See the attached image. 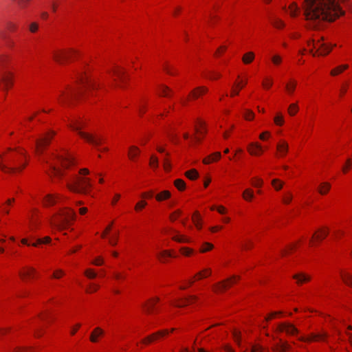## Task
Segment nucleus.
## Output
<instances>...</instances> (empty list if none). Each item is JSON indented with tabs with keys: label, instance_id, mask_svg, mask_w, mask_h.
I'll return each instance as SVG.
<instances>
[{
	"label": "nucleus",
	"instance_id": "nucleus-1",
	"mask_svg": "<svg viewBox=\"0 0 352 352\" xmlns=\"http://www.w3.org/2000/svg\"><path fill=\"white\" fill-rule=\"evenodd\" d=\"M42 160L47 164V173L50 176L63 177L67 176V187L73 192L88 194L92 187L90 179L87 177V168L80 169L71 174L65 173L75 165L73 155L65 148L48 153Z\"/></svg>",
	"mask_w": 352,
	"mask_h": 352
},
{
	"label": "nucleus",
	"instance_id": "nucleus-45",
	"mask_svg": "<svg viewBox=\"0 0 352 352\" xmlns=\"http://www.w3.org/2000/svg\"><path fill=\"white\" fill-rule=\"evenodd\" d=\"M341 277L345 284L352 287V276L351 274L347 272H342Z\"/></svg>",
	"mask_w": 352,
	"mask_h": 352
},
{
	"label": "nucleus",
	"instance_id": "nucleus-12",
	"mask_svg": "<svg viewBox=\"0 0 352 352\" xmlns=\"http://www.w3.org/2000/svg\"><path fill=\"white\" fill-rule=\"evenodd\" d=\"M109 75L113 78V81L118 85L119 83L124 82L128 78L124 69L116 65L112 66L109 71Z\"/></svg>",
	"mask_w": 352,
	"mask_h": 352
},
{
	"label": "nucleus",
	"instance_id": "nucleus-28",
	"mask_svg": "<svg viewBox=\"0 0 352 352\" xmlns=\"http://www.w3.org/2000/svg\"><path fill=\"white\" fill-rule=\"evenodd\" d=\"M207 88L205 87H199L195 89L188 96L190 99H196L199 98L200 96L204 94L207 92Z\"/></svg>",
	"mask_w": 352,
	"mask_h": 352
},
{
	"label": "nucleus",
	"instance_id": "nucleus-6",
	"mask_svg": "<svg viewBox=\"0 0 352 352\" xmlns=\"http://www.w3.org/2000/svg\"><path fill=\"white\" fill-rule=\"evenodd\" d=\"M85 121L80 117H73L69 121V128L78 133L85 141L96 146L98 151H106L107 147L102 146L104 138L98 135H93L82 131L84 128Z\"/></svg>",
	"mask_w": 352,
	"mask_h": 352
},
{
	"label": "nucleus",
	"instance_id": "nucleus-53",
	"mask_svg": "<svg viewBox=\"0 0 352 352\" xmlns=\"http://www.w3.org/2000/svg\"><path fill=\"white\" fill-rule=\"evenodd\" d=\"M251 184L255 188H261L263 186V181L261 178L255 177L251 179Z\"/></svg>",
	"mask_w": 352,
	"mask_h": 352
},
{
	"label": "nucleus",
	"instance_id": "nucleus-61",
	"mask_svg": "<svg viewBox=\"0 0 352 352\" xmlns=\"http://www.w3.org/2000/svg\"><path fill=\"white\" fill-rule=\"evenodd\" d=\"M150 166L153 169H155L158 167V159L155 155H152L151 157Z\"/></svg>",
	"mask_w": 352,
	"mask_h": 352
},
{
	"label": "nucleus",
	"instance_id": "nucleus-20",
	"mask_svg": "<svg viewBox=\"0 0 352 352\" xmlns=\"http://www.w3.org/2000/svg\"><path fill=\"white\" fill-rule=\"evenodd\" d=\"M328 234H329V230L327 228H320L314 234L310 243L312 245H314L316 243L324 239L327 236Z\"/></svg>",
	"mask_w": 352,
	"mask_h": 352
},
{
	"label": "nucleus",
	"instance_id": "nucleus-43",
	"mask_svg": "<svg viewBox=\"0 0 352 352\" xmlns=\"http://www.w3.org/2000/svg\"><path fill=\"white\" fill-rule=\"evenodd\" d=\"M245 352H269V351L259 344H254L251 345L250 349Z\"/></svg>",
	"mask_w": 352,
	"mask_h": 352
},
{
	"label": "nucleus",
	"instance_id": "nucleus-2",
	"mask_svg": "<svg viewBox=\"0 0 352 352\" xmlns=\"http://www.w3.org/2000/svg\"><path fill=\"white\" fill-rule=\"evenodd\" d=\"M302 6L304 15L313 22L310 25L313 28L323 21H333L344 13L338 0H304Z\"/></svg>",
	"mask_w": 352,
	"mask_h": 352
},
{
	"label": "nucleus",
	"instance_id": "nucleus-40",
	"mask_svg": "<svg viewBox=\"0 0 352 352\" xmlns=\"http://www.w3.org/2000/svg\"><path fill=\"white\" fill-rule=\"evenodd\" d=\"M348 67L349 66L346 64L339 65V66L336 67V68L333 69L331 71L330 74L331 76H333L338 75L339 74H341L345 69H346L348 68Z\"/></svg>",
	"mask_w": 352,
	"mask_h": 352
},
{
	"label": "nucleus",
	"instance_id": "nucleus-47",
	"mask_svg": "<svg viewBox=\"0 0 352 352\" xmlns=\"http://www.w3.org/2000/svg\"><path fill=\"white\" fill-rule=\"evenodd\" d=\"M330 187L331 186L329 183H321L319 186L318 191L321 195H325L329 190Z\"/></svg>",
	"mask_w": 352,
	"mask_h": 352
},
{
	"label": "nucleus",
	"instance_id": "nucleus-37",
	"mask_svg": "<svg viewBox=\"0 0 352 352\" xmlns=\"http://www.w3.org/2000/svg\"><path fill=\"white\" fill-rule=\"evenodd\" d=\"M297 85V81L295 80H290L285 85V89L288 94L292 95L296 89Z\"/></svg>",
	"mask_w": 352,
	"mask_h": 352
},
{
	"label": "nucleus",
	"instance_id": "nucleus-9",
	"mask_svg": "<svg viewBox=\"0 0 352 352\" xmlns=\"http://www.w3.org/2000/svg\"><path fill=\"white\" fill-rule=\"evenodd\" d=\"M54 135V132L52 131H47L39 138H36L34 140L32 148L37 155L43 153L44 148L48 145L50 140Z\"/></svg>",
	"mask_w": 352,
	"mask_h": 352
},
{
	"label": "nucleus",
	"instance_id": "nucleus-4",
	"mask_svg": "<svg viewBox=\"0 0 352 352\" xmlns=\"http://www.w3.org/2000/svg\"><path fill=\"white\" fill-rule=\"evenodd\" d=\"M28 157L23 149L8 148L0 153V169L7 173L21 171L27 164Z\"/></svg>",
	"mask_w": 352,
	"mask_h": 352
},
{
	"label": "nucleus",
	"instance_id": "nucleus-26",
	"mask_svg": "<svg viewBox=\"0 0 352 352\" xmlns=\"http://www.w3.org/2000/svg\"><path fill=\"white\" fill-rule=\"evenodd\" d=\"M247 82H248L247 79L241 80L236 82L232 88L231 96H234L238 95L239 93V91L246 85Z\"/></svg>",
	"mask_w": 352,
	"mask_h": 352
},
{
	"label": "nucleus",
	"instance_id": "nucleus-19",
	"mask_svg": "<svg viewBox=\"0 0 352 352\" xmlns=\"http://www.w3.org/2000/svg\"><path fill=\"white\" fill-rule=\"evenodd\" d=\"M197 301V298L195 296L184 297L173 302V305L176 307H184L189 304L194 303Z\"/></svg>",
	"mask_w": 352,
	"mask_h": 352
},
{
	"label": "nucleus",
	"instance_id": "nucleus-54",
	"mask_svg": "<svg viewBox=\"0 0 352 352\" xmlns=\"http://www.w3.org/2000/svg\"><path fill=\"white\" fill-rule=\"evenodd\" d=\"M272 85L273 80L271 78L268 77L265 78L262 82L263 88L267 90L270 89L272 87Z\"/></svg>",
	"mask_w": 352,
	"mask_h": 352
},
{
	"label": "nucleus",
	"instance_id": "nucleus-63",
	"mask_svg": "<svg viewBox=\"0 0 352 352\" xmlns=\"http://www.w3.org/2000/svg\"><path fill=\"white\" fill-rule=\"evenodd\" d=\"M182 214V211L180 210H175L173 213L170 214V219L171 221H176Z\"/></svg>",
	"mask_w": 352,
	"mask_h": 352
},
{
	"label": "nucleus",
	"instance_id": "nucleus-8",
	"mask_svg": "<svg viewBox=\"0 0 352 352\" xmlns=\"http://www.w3.org/2000/svg\"><path fill=\"white\" fill-rule=\"evenodd\" d=\"M307 50L314 56H324L328 54L332 50V46L323 40H311L307 42Z\"/></svg>",
	"mask_w": 352,
	"mask_h": 352
},
{
	"label": "nucleus",
	"instance_id": "nucleus-17",
	"mask_svg": "<svg viewBox=\"0 0 352 352\" xmlns=\"http://www.w3.org/2000/svg\"><path fill=\"white\" fill-rule=\"evenodd\" d=\"M248 153L253 156L262 155L267 147H263L258 142H250L247 147Z\"/></svg>",
	"mask_w": 352,
	"mask_h": 352
},
{
	"label": "nucleus",
	"instance_id": "nucleus-35",
	"mask_svg": "<svg viewBox=\"0 0 352 352\" xmlns=\"http://www.w3.org/2000/svg\"><path fill=\"white\" fill-rule=\"evenodd\" d=\"M221 153L216 152V153H214L213 154H212L210 155H208L206 157H205L203 160V162L205 164H210V163H212L213 162H216V161L219 160L221 158Z\"/></svg>",
	"mask_w": 352,
	"mask_h": 352
},
{
	"label": "nucleus",
	"instance_id": "nucleus-36",
	"mask_svg": "<svg viewBox=\"0 0 352 352\" xmlns=\"http://www.w3.org/2000/svg\"><path fill=\"white\" fill-rule=\"evenodd\" d=\"M294 278L296 280L298 284L300 285L308 282L310 280V276L304 273H299L294 275Z\"/></svg>",
	"mask_w": 352,
	"mask_h": 352
},
{
	"label": "nucleus",
	"instance_id": "nucleus-44",
	"mask_svg": "<svg viewBox=\"0 0 352 352\" xmlns=\"http://www.w3.org/2000/svg\"><path fill=\"white\" fill-rule=\"evenodd\" d=\"M171 90L165 85H161L159 89V94L162 96L169 97L171 95Z\"/></svg>",
	"mask_w": 352,
	"mask_h": 352
},
{
	"label": "nucleus",
	"instance_id": "nucleus-39",
	"mask_svg": "<svg viewBox=\"0 0 352 352\" xmlns=\"http://www.w3.org/2000/svg\"><path fill=\"white\" fill-rule=\"evenodd\" d=\"M242 196L245 201H251L254 197V191L250 188H247L243 192Z\"/></svg>",
	"mask_w": 352,
	"mask_h": 352
},
{
	"label": "nucleus",
	"instance_id": "nucleus-11",
	"mask_svg": "<svg viewBox=\"0 0 352 352\" xmlns=\"http://www.w3.org/2000/svg\"><path fill=\"white\" fill-rule=\"evenodd\" d=\"M206 133V129L205 126V123L201 120H197L195 127H194V133L190 138V135L188 133L184 134V138L185 140L190 139V144L193 142H197L200 141L201 136H203Z\"/></svg>",
	"mask_w": 352,
	"mask_h": 352
},
{
	"label": "nucleus",
	"instance_id": "nucleus-5",
	"mask_svg": "<svg viewBox=\"0 0 352 352\" xmlns=\"http://www.w3.org/2000/svg\"><path fill=\"white\" fill-rule=\"evenodd\" d=\"M41 225V221L37 210L32 208L27 214L25 225L24 226V232L30 233V238L33 242H28V239H23L21 243L28 246L38 247L41 244H48L51 241V238L45 236L44 238H36L34 236Z\"/></svg>",
	"mask_w": 352,
	"mask_h": 352
},
{
	"label": "nucleus",
	"instance_id": "nucleus-62",
	"mask_svg": "<svg viewBox=\"0 0 352 352\" xmlns=\"http://www.w3.org/2000/svg\"><path fill=\"white\" fill-rule=\"evenodd\" d=\"M21 9L25 8L31 0H14Z\"/></svg>",
	"mask_w": 352,
	"mask_h": 352
},
{
	"label": "nucleus",
	"instance_id": "nucleus-3",
	"mask_svg": "<svg viewBox=\"0 0 352 352\" xmlns=\"http://www.w3.org/2000/svg\"><path fill=\"white\" fill-rule=\"evenodd\" d=\"M100 87V83L98 79L91 76L88 69L83 68L76 73L73 85H68L58 91L57 100L60 104H64L87 92L94 91Z\"/></svg>",
	"mask_w": 352,
	"mask_h": 352
},
{
	"label": "nucleus",
	"instance_id": "nucleus-48",
	"mask_svg": "<svg viewBox=\"0 0 352 352\" xmlns=\"http://www.w3.org/2000/svg\"><path fill=\"white\" fill-rule=\"evenodd\" d=\"M185 175L188 179L191 180H195L199 177V173L195 169H191L186 171Z\"/></svg>",
	"mask_w": 352,
	"mask_h": 352
},
{
	"label": "nucleus",
	"instance_id": "nucleus-33",
	"mask_svg": "<svg viewBox=\"0 0 352 352\" xmlns=\"http://www.w3.org/2000/svg\"><path fill=\"white\" fill-rule=\"evenodd\" d=\"M192 221L198 230H201L202 228V220L201 217L199 212L196 211L192 216Z\"/></svg>",
	"mask_w": 352,
	"mask_h": 352
},
{
	"label": "nucleus",
	"instance_id": "nucleus-16",
	"mask_svg": "<svg viewBox=\"0 0 352 352\" xmlns=\"http://www.w3.org/2000/svg\"><path fill=\"white\" fill-rule=\"evenodd\" d=\"M211 274V270L208 268V269H204L202 271L198 272L197 274H195V276L188 280L184 285L183 286H181V289H184L188 287H190L195 280H200L201 278H206L208 276H209Z\"/></svg>",
	"mask_w": 352,
	"mask_h": 352
},
{
	"label": "nucleus",
	"instance_id": "nucleus-7",
	"mask_svg": "<svg viewBox=\"0 0 352 352\" xmlns=\"http://www.w3.org/2000/svg\"><path fill=\"white\" fill-rule=\"evenodd\" d=\"M75 218L76 213L74 210L70 208H65L60 210L57 217L52 221L51 223L58 228H61L68 225Z\"/></svg>",
	"mask_w": 352,
	"mask_h": 352
},
{
	"label": "nucleus",
	"instance_id": "nucleus-31",
	"mask_svg": "<svg viewBox=\"0 0 352 352\" xmlns=\"http://www.w3.org/2000/svg\"><path fill=\"white\" fill-rule=\"evenodd\" d=\"M172 239L173 240L179 242V243H189L190 239L186 236L185 235L179 234L177 231H173V233L172 234Z\"/></svg>",
	"mask_w": 352,
	"mask_h": 352
},
{
	"label": "nucleus",
	"instance_id": "nucleus-52",
	"mask_svg": "<svg viewBox=\"0 0 352 352\" xmlns=\"http://www.w3.org/2000/svg\"><path fill=\"white\" fill-rule=\"evenodd\" d=\"M175 186L180 191L184 190L186 188V183L182 179H177L174 182Z\"/></svg>",
	"mask_w": 352,
	"mask_h": 352
},
{
	"label": "nucleus",
	"instance_id": "nucleus-42",
	"mask_svg": "<svg viewBox=\"0 0 352 352\" xmlns=\"http://www.w3.org/2000/svg\"><path fill=\"white\" fill-rule=\"evenodd\" d=\"M140 153V150L138 147L132 146L130 147L129 151V157L133 160Z\"/></svg>",
	"mask_w": 352,
	"mask_h": 352
},
{
	"label": "nucleus",
	"instance_id": "nucleus-38",
	"mask_svg": "<svg viewBox=\"0 0 352 352\" xmlns=\"http://www.w3.org/2000/svg\"><path fill=\"white\" fill-rule=\"evenodd\" d=\"M171 196V193L168 190H163L155 195V199L157 201H163L168 199Z\"/></svg>",
	"mask_w": 352,
	"mask_h": 352
},
{
	"label": "nucleus",
	"instance_id": "nucleus-23",
	"mask_svg": "<svg viewBox=\"0 0 352 352\" xmlns=\"http://www.w3.org/2000/svg\"><path fill=\"white\" fill-rule=\"evenodd\" d=\"M169 333H170V331L168 329L160 331L148 336V338H146L144 342L146 344L151 343L155 340H159L162 338H164V337L168 336L169 334Z\"/></svg>",
	"mask_w": 352,
	"mask_h": 352
},
{
	"label": "nucleus",
	"instance_id": "nucleus-49",
	"mask_svg": "<svg viewBox=\"0 0 352 352\" xmlns=\"http://www.w3.org/2000/svg\"><path fill=\"white\" fill-rule=\"evenodd\" d=\"M274 122L277 126H282L285 122L284 117L281 113H277L274 118Z\"/></svg>",
	"mask_w": 352,
	"mask_h": 352
},
{
	"label": "nucleus",
	"instance_id": "nucleus-21",
	"mask_svg": "<svg viewBox=\"0 0 352 352\" xmlns=\"http://www.w3.org/2000/svg\"><path fill=\"white\" fill-rule=\"evenodd\" d=\"M36 273L34 267H25L20 272V276L23 280H30L36 277Z\"/></svg>",
	"mask_w": 352,
	"mask_h": 352
},
{
	"label": "nucleus",
	"instance_id": "nucleus-46",
	"mask_svg": "<svg viewBox=\"0 0 352 352\" xmlns=\"http://www.w3.org/2000/svg\"><path fill=\"white\" fill-rule=\"evenodd\" d=\"M254 58V54L252 52H250L243 55L242 60L245 64H249L253 61Z\"/></svg>",
	"mask_w": 352,
	"mask_h": 352
},
{
	"label": "nucleus",
	"instance_id": "nucleus-56",
	"mask_svg": "<svg viewBox=\"0 0 352 352\" xmlns=\"http://www.w3.org/2000/svg\"><path fill=\"white\" fill-rule=\"evenodd\" d=\"M118 239V232H116L109 237V243L112 246H115L117 244Z\"/></svg>",
	"mask_w": 352,
	"mask_h": 352
},
{
	"label": "nucleus",
	"instance_id": "nucleus-18",
	"mask_svg": "<svg viewBox=\"0 0 352 352\" xmlns=\"http://www.w3.org/2000/svg\"><path fill=\"white\" fill-rule=\"evenodd\" d=\"M12 74L10 72H5L1 74L0 79V87L3 89H8L12 85Z\"/></svg>",
	"mask_w": 352,
	"mask_h": 352
},
{
	"label": "nucleus",
	"instance_id": "nucleus-10",
	"mask_svg": "<svg viewBox=\"0 0 352 352\" xmlns=\"http://www.w3.org/2000/svg\"><path fill=\"white\" fill-rule=\"evenodd\" d=\"M53 59L58 63H63L65 61L72 60L74 57L78 56V52L74 50H54L52 52Z\"/></svg>",
	"mask_w": 352,
	"mask_h": 352
},
{
	"label": "nucleus",
	"instance_id": "nucleus-51",
	"mask_svg": "<svg viewBox=\"0 0 352 352\" xmlns=\"http://www.w3.org/2000/svg\"><path fill=\"white\" fill-rule=\"evenodd\" d=\"M14 201V199H8L6 201V202L3 204L2 208H1V212L4 214H8V212H9L8 207H10Z\"/></svg>",
	"mask_w": 352,
	"mask_h": 352
},
{
	"label": "nucleus",
	"instance_id": "nucleus-27",
	"mask_svg": "<svg viewBox=\"0 0 352 352\" xmlns=\"http://www.w3.org/2000/svg\"><path fill=\"white\" fill-rule=\"evenodd\" d=\"M270 20L276 28L282 29L285 26V23L274 13L270 14Z\"/></svg>",
	"mask_w": 352,
	"mask_h": 352
},
{
	"label": "nucleus",
	"instance_id": "nucleus-14",
	"mask_svg": "<svg viewBox=\"0 0 352 352\" xmlns=\"http://www.w3.org/2000/svg\"><path fill=\"white\" fill-rule=\"evenodd\" d=\"M63 197L59 195L47 194L39 198V201H41L45 206H50L56 203L60 202Z\"/></svg>",
	"mask_w": 352,
	"mask_h": 352
},
{
	"label": "nucleus",
	"instance_id": "nucleus-34",
	"mask_svg": "<svg viewBox=\"0 0 352 352\" xmlns=\"http://www.w3.org/2000/svg\"><path fill=\"white\" fill-rule=\"evenodd\" d=\"M104 334V331L99 328H96L91 333L90 336V340L92 342H96L98 341V338L103 336Z\"/></svg>",
	"mask_w": 352,
	"mask_h": 352
},
{
	"label": "nucleus",
	"instance_id": "nucleus-24",
	"mask_svg": "<svg viewBox=\"0 0 352 352\" xmlns=\"http://www.w3.org/2000/svg\"><path fill=\"white\" fill-rule=\"evenodd\" d=\"M326 338L324 333H312L309 336L301 337L302 340L305 342L323 341Z\"/></svg>",
	"mask_w": 352,
	"mask_h": 352
},
{
	"label": "nucleus",
	"instance_id": "nucleus-41",
	"mask_svg": "<svg viewBox=\"0 0 352 352\" xmlns=\"http://www.w3.org/2000/svg\"><path fill=\"white\" fill-rule=\"evenodd\" d=\"M299 110L298 105L297 102L292 103L289 104L287 112L290 116H294Z\"/></svg>",
	"mask_w": 352,
	"mask_h": 352
},
{
	"label": "nucleus",
	"instance_id": "nucleus-57",
	"mask_svg": "<svg viewBox=\"0 0 352 352\" xmlns=\"http://www.w3.org/2000/svg\"><path fill=\"white\" fill-rule=\"evenodd\" d=\"M213 248V245L212 243L204 242L201 248H200V252L202 253L206 252L209 250H211Z\"/></svg>",
	"mask_w": 352,
	"mask_h": 352
},
{
	"label": "nucleus",
	"instance_id": "nucleus-25",
	"mask_svg": "<svg viewBox=\"0 0 352 352\" xmlns=\"http://www.w3.org/2000/svg\"><path fill=\"white\" fill-rule=\"evenodd\" d=\"M276 148L278 156L282 157L287 155L289 146L286 141L282 140L278 142Z\"/></svg>",
	"mask_w": 352,
	"mask_h": 352
},
{
	"label": "nucleus",
	"instance_id": "nucleus-60",
	"mask_svg": "<svg viewBox=\"0 0 352 352\" xmlns=\"http://www.w3.org/2000/svg\"><path fill=\"white\" fill-rule=\"evenodd\" d=\"M272 185L276 190H279L282 188L283 183L279 179H274L272 182Z\"/></svg>",
	"mask_w": 352,
	"mask_h": 352
},
{
	"label": "nucleus",
	"instance_id": "nucleus-32",
	"mask_svg": "<svg viewBox=\"0 0 352 352\" xmlns=\"http://www.w3.org/2000/svg\"><path fill=\"white\" fill-rule=\"evenodd\" d=\"M158 301L159 299L157 298H153L149 300L144 305V309L146 311L151 313L154 310L156 305L158 303Z\"/></svg>",
	"mask_w": 352,
	"mask_h": 352
},
{
	"label": "nucleus",
	"instance_id": "nucleus-22",
	"mask_svg": "<svg viewBox=\"0 0 352 352\" xmlns=\"http://www.w3.org/2000/svg\"><path fill=\"white\" fill-rule=\"evenodd\" d=\"M283 10L286 13H288L292 17H296L300 12L299 7L297 6L296 2L290 3L288 6V8H287L286 6H284L283 7Z\"/></svg>",
	"mask_w": 352,
	"mask_h": 352
},
{
	"label": "nucleus",
	"instance_id": "nucleus-59",
	"mask_svg": "<svg viewBox=\"0 0 352 352\" xmlns=\"http://www.w3.org/2000/svg\"><path fill=\"white\" fill-rule=\"evenodd\" d=\"M6 28L9 31V32H14L17 29V25L12 22V21H8L6 24Z\"/></svg>",
	"mask_w": 352,
	"mask_h": 352
},
{
	"label": "nucleus",
	"instance_id": "nucleus-50",
	"mask_svg": "<svg viewBox=\"0 0 352 352\" xmlns=\"http://www.w3.org/2000/svg\"><path fill=\"white\" fill-rule=\"evenodd\" d=\"M281 314V312H273L265 316L264 318V321L263 322L262 327L265 328V325L264 324L265 322H267L274 318L279 317Z\"/></svg>",
	"mask_w": 352,
	"mask_h": 352
},
{
	"label": "nucleus",
	"instance_id": "nucleus-30",
	"mask_svg": "<svg viewBox=\"0 0 352 352\" xmlns=\"http://www.w3.org/2000/svg\"><path fill=\"white\" fill-rule=\"evenodd\" d=\"M157 150L160 153H164L165 157L164 158V168L166 170H169L170 169V164L168 161L167 156L168 155V153L165 151V148L163 146H158L157 147Z\"/></svg>",
	"mask_w": 352,
	"mask_h": 352
},
{
	"label": "nucleus",
	"instance_id": "nucleus-15",
	"mask_svg": "<svg viewBox=\"0 0 352 352\" xmlns=\"http://www.w3.org/2000/svg\"><path fill=\"white\" fill-rule=\"evenodd\" d=\"M239 280V277L236 276H233L230 278L227 279L225 281L220 282L218 284L215 285L213 287V289L215 292H223L227 288H228L230 285L237 282Z\"/></svg>",
	"mask_w": 352,
	"mask_h": 352
},
{
	"label": "nucleus",
	"instance_id": "nucleus-13",
	"mask_svg": "<svg viewBox=\"0 0 352 352\" xmlns=\"http://www.w3.org/2000/svg\"><path fill=\"white\" fill-rule=\"evenodd\" d=\"M273 329H274L277 332L284 333L287 335H298V329L294 325L287 322L277 324L275 327H273Z\"/></svg>",
	"mask_w": 352,
	"mask_h": 352
},
{
	"label": "nucleus",
	"instance_id": "nucleus-64",
	"mask_svg": "<svg viewBox=\"0 0 352 352\" xmlns=\"http://www.w3.org/2000/svg\"><path fill=\"white\" fill-rule=\"evenodd\" d=\"M65 272L62 270H56L53 272L52 278L58 279L63 276Z\"/></svg>",
	"mask_w": 352,
	"mask_h": 352
},
{
	"label": "nucleus",
	"instance_id": "nucleus-55",
	"mask_svg": "<svg viewBox=\"0 0 352 352\" xmlns=\"http://www.w3.org/2000/svg\"><path fill=\"white\" fill-rule=\"evenodd\" d=\"M211 210H217L220 214H225L228 212V210L223 206H212Z\"/></svg>",
	"mask_w": 352,
	"mask_h": 352
},
{
	"label": "nucleus",
	"instance_id": "nucleus-58",
	"mask_svg": "<svg viewBox=\"0 0 352 352\" xmlns=\"http://www.w3.org/2000/svg\"><path fill=\"white\" fill-rule=\"evenodd\" d=\"M180 252L184 256H190L193 254V250L189 248L182 247L180 249Z\"/></svg>",
	"mask_w": 352,
	"mask_h": 352
},
{
	"label": "nucleus",
	"instance_id": "nucleus-29",
	"mask_svg": "<svg viewBox=\"0 0 352 352\" xmlns=\"http://www.w3.org/2000/svg\"><path fill=\"white\" fill-rule=\"evenodd\" d=\"M157 256L158 258L162 262H166L168 258L176 256L174 252H172L169 250L161 251L160 252L157 253Z\"/></svg>",
	"mask_w": 352,
	"mask_h": 352
}]
</instances>
